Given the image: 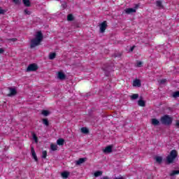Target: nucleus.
<instances>
[{"instance_id": "39448f33", "label": "nucleus", "mask_w": 179, "mask_h": 179, "mask_svg": "<svg viewBox=\"0 0 179 179\" xmlns=\"http://www.w3.org/2000/svg\"><path fill=\"white\" fill-rule=\"evenodd\" d=\"M38 69V66L36 64H29L27 69V72H34Z\"/></svg>"}, {"instance_id": "6e6552de", "label": "nucleus", "mask_w": 179, "mask_h": 179, "mask_svg": "<svg viewBox=\"0 0 179 179\" xmlns=\"http://www.w3.org/2000/svg\"><path fill=\"white\" fill-rule=\"evenodd\" d=\"M134 87H141L142 86V83H141V80L136 79L133 81Z\"/></svg>"}, {"instance_id": "7c9ffc66", "label": "nucleus", "mask_w": 179, "mask_h": 179, "mask_svg": "<svg viewBox=\"0 0 179 179\" xmlns=\"http://www.w3.org/2000/svg\"><path fill=\"white\" fill-rule=\"evenodd\" d=\"M156 162L160 164L162 162H163V158L162 157H157Z\"/></svg>"}, {"instance_id": "c756f323", "label": "nucleus", "mask_w": 179, "mask_h": 179, "mask_svg": "<svg viewBox=\"0 0 179 179\" xmlns=\"http://www.w3.org/2000/svg\"><path fill=\"white\" fill-rule=\"evenodd\" d=\"M42 159H47V150L42 152Z\"/></svg>"}, {"instance_id": "4468645a", "label": "nucleus", "mask_w": 179, "mask_h": 179, "mask_svg": "<svg viewBox=\"0 0 179 179\" xmlns=\"http://www.w3.org/2000/svg\"><path fill=\"white\" fill-rule=\"evenodd\" d=\"M64 142H65V140H64V138H59L57 141V145H59V146H62V145H64Z\"/></svg>"}, {"instance_id": "4c0bfd02", "label": "nucleus", "mask_w": 179, "mask_h": 179, "mask_svg": "<svg viewBox=\"0 0 179 179\" xmlns=\"http://www.w3.org/2000/svg\"><path fill=\"white\" fill-rule=\"evenodd\" d=\"M3 52H5V50L3 48H0V54H3Z\"/></svg>"}, {"instance_id": "58836bf2", "label": "nucleus", "mask_w": 179, "mask_h": 179, "mask_svg": "<svg viewBox=\"0 0 179 179\" xmlns=\"http://www.w3.org/2000/svg\"><path fill=\"white\" fill-rule=\"evenodd\" d=\"M14 3H15V5H17V3H19V1H13Z\"/></svg>"}, {"instance_id": "c9c22d12", "label": "nucleus", "mask_w": 179, "mask_h": 179, "mask_svg": "<svg viewBox=\"0 0 179 179\" xmlns=\"http://www.w3.org/2000/svg\"><path fill=\"white\" fill-rule=\"evenodd\" d=\"M24 13L26 14V15H31V12L28 10L27 9H25L24 10Z\"/></svg>"}, {"instance_id": "6ab92c4d", "label": "nucleus", "mask_w": 179, "mask_h": 179, "mask_svg": "<svg viewBox=\"0 0 179 179\" xmlns=\"http://www.w3.org/2000/svg\"><path fill=\"white\" fill-rule=\"evenodd\" d=\"M57 57V53L55 52H50L49 55V59H55Z\"/></svg>"}, {"instance_id": "ea45409f", "label": "nucleus", "mask_w": 179, "mask_h": 179, "mask_svg": "<svg viewBox=\"0 0 179 179\" xmlns=\"http://www.w3.org/2000/svg\"><path fill=\"white\" fill-rule=\"evenodd\" d=\"M114 179H125L124 177H120V178H115Z\"/></svg>"}, {"instance_id": "f8f14e48", "label": "nucleus", "mask_w": 179, "mask_h": 179, "mask_svg": "<svg viewBox=\"0 0 179 179\" xmlns=\"http://www.w3.org/2000/svg\"><path fill=\"white\" fill-rule=\"evenodd\" d=\"M86 160V158H80L78 161H76V164H77V166H80V164H83V163H85Z\"/></svg>"}, {"instance_id": "b1692460", "label": "nucleus", "mask_w": 179, "mask_h": 179, "mask_svg": "<svg viewBox=\"0 0 179 179\" xmlns=\"http://www.w3.org/2000/svg\"><path fill=\"white\" fill-rule=\"evenodd\" d=\"M139 98V94H134L131 96V100H136V99Z\"/></svg>"}, {"instance_id": "37998d69", "label": "nucleus", "mask_w": 179, "mask_h": 179, "mask_svg": "<svg viewBox=\"0 0 179 179\" xmlns=\"http://www.w3.org/2000/svg\"><path fill=\"white\" fill-rule=\"evenodd\" d=\"M12 1H19V0H12Z\"/></svg>"}, {"instance_id": "412c9836", "label": "nucleus", "mask_w": 179, "mask_h": 179, "mask_svg": "<svg viewBox=\"0 0 179 179\" xmlns=\"http://www.w3.org/2000/svg\"><path fill=\"white\" fill-rule=\"evenodd\" d=\"M94 177H100V176H103V171H97L94 173Z\"/></svg>"}, {"instance_id": "9d476101", "label": "nucleus", "mask_w": 179, "mask_h": 179, "mask_svg": "<svg viewBox=\"0 0 179 179\" xmlns=\"http://www.w3.org/2000/svg\"><path fill=\"white\" fill-rule=\"evenodd\" d=\"M57 78L60 80H64V79L66 78V76L62 71H59V72H58Z\"/></svg>"}, {"instance_id": "a19ab883", "label": "nucleus", "mask_w": 179, "mask_h": 179, "mask_svg": "<svg viewBox=\"0 0 179 179\" xmlns=\"http://www.w3.org/2000/svg\"><path fill=\"white\" fill-rule=\"evenodd\" d=\"M135 48V46H133L131 48V51H134V49Z\"/></svg>"}, {"instance_id": "2f4dec72", "label": "nucleus", "mask_w": 179, "mask_h": 179, "mask_svg": "<svg viewBox=\"0 0 179 179\" xmlns=\"http://www.w3.org/2000/svg\"><path fill=\"white\" fill-rule=\"evenodd\" d=\"M7 10L5 9H2V7H0V15H5L6 13Z\"/></svg>"}, {"instance_id": "a211bd4d", "label": "nucleus", "mask_w": 179, "mask_h": 179, "mask_svg": "<svg viewBox=\"0 0 179 179\" xmlns=\"http://www.w3.org/2000/svg\"><path fill=\"white\" fill-rule=\"evenodd\" d=\"M62 178H68V177H69V172L68 171H64L63 173H62Z\"/></svg>"}, {"instance_id": "7ed1b4c3", "label": "nucleus", "mask_w": 179, "mask_h": 179, "mask_svg": "<svg viewBox=\"0 0 179 179\" xmlns=\"http://www.w3.org/2000/svg\"><path fill=\"white\" fill-rule=\"evenodd\" d=\"M160 122L162 125H171L173 124V118L169 115H164L161 117Z\"/></svg>"}, {"instance_id": "cd10ccee", "label": "nucleus", "mask_w": 179, "mask_h": 179, "mask_svg": "<svg viewBox=\"0 0 179 179\" xmlns=\"http://www.w3.org/2000/svg\"><path fill=\"white\" fill-rule=\"evenodd\" d=\"M67 20L68 22H72V20H73V15L72 14H69L67 15Z\"/></svg>"}, {"instance_id": "9b49d317", "label": "nucleus", "mask_w": 179, "mask_h": 179, "mask_svg": "<svg viewBox=\"0 0 179 179\" xmlns=\"http://www.w3.org/2000/svg\"><path fill=\"white\" fill-rule=\"evenodd\" d=\"M103 153H111L113 152V145H108L103 149Z\"/></svg>"}, {"instance_id": "72a5a7b5", "label": "nucleus", "mask_w": 179, "mask_h": 179, "mask_svg": "<svg viewBox=\"0 0 179 179\" xmlns=\"http://www.w3.org/2000/svg\"><path fill=\"white\" fill-rule=\"evenodd\" d=\"M166 82H167V80L166 78H164L160 80L159 83H161V85H164Z\"/></svg>"}, {"instance_id": "423d86ee", "label": "nucleus", "mask_w": 179, "mask_h": 179, "mask_svg": "<svg viewBox=\"0 0 179 179\" xmlns=\"http://www.w3.org/2000/svg\"><path fill=\"white\" fill-rule=\"evenodd\" d=\"M107 21H103L102 23H101V24L99 25L100 33H104L107 29Z\"/></svg>"}, {"instance_id": "f704fd0d", "label": "nucleus", "mask_w": 179, "mask_h": 179, "mask_svg": "<svg viewBox=\"0 0 179 179\" xmlns=\"http://www.w3.org/2000/svg\"><path fill=\"white\" fill-rule=\"evenodd\" d=\"M7 40H8V41H13V43H15V41H17V38H9Z\"/></svg>"}, {"instance_id": "f3484780", "label": "nucleus", "mask_w": 179, "mask_h": 179, "mask_svg": "<svg viewBox=\"0 0 179 179\" xmlns=\"http://www.w3.org/2000/svg\"><path fill=\"white\" fill-rule=\"evenodd\" d=\"M42 122L43 125H45V127H48V125H50V122H48V119L47 118L42 119Z\"/></svg>"}, {"instance_id": "c85d7f7f", "label": "nucleus", "mask_w": 179, "mask_h": 179, "mask_svg": "<svg viewBox=\"0 0 179 179\" xmlns=\"http://www.w3.org/2000/svg\"><path fill=\"white\" fill-rule=\"evenodd\" d=\"M23 3L24 6H27V7H29L30 6V5H31V3L30 2V1H23Z\"/></svg>"}, {"instance_id": "dca6fc26", "label": "nucleus", "mask_w": 179, "mask_h": 179, "mask_svg": "<svg viewBox=\"0 0 179 179\" xmlns=\"http://www.w3.org/2000/svg\"><path fill=\"white\" fill-rule=\"evenodd\" d=\"M156 5L159 9H163L164 8V6H163V3L160 1H157L156 2Z\"/></svg>"}, {"instance_id": "0eeeda50", "label": "nucleus", "mask_w": 179, "mask_h": 179, "mask_svg": "<svg viewBox=\"0 0 179 179\" xmlns=\"http://www.w3.org/2000/svg\"><path fill=\"white\" fill-rule=\"evenodd\" d=\"M8 90H10V94H8V97H12V96H15V94H17V91H16V88L8 87Z\"/></svg>"}, {"instance_id": "ddd939ff", "label": "nucleus", "mask_w": 179, "mask_h": 179, "mask_svg": "<svg viewBox=\"0 0 179 179\" xmlns=\"http://www.w3.org/2000/svg\"><path fill=\"white\" fill-rule=\"evenodd\" d=\"M138 105L140 107H145V106H146V103L145 102V101L140 99L138 101Z\"/></svg>"}, {"instance_id": "393cba45", "label": "nucleus", "mask_w": 179, "mask_h": 179, "mask_svg": "<svg viewBox=\"0 0 179 179\" xmlns=\"http://www.w3.org/2000/svg\"><path fill=\"white\" fill-rule=\"evenodd\" d=\"M42 115L45 117H48V115H50V111L43 110H42Z\"/></svg>"}, {"instance_id": "e433bc0d", "label": "nucleus", "mask_w": 179, "mask_h": 179, "mask_svg": "<svg viewBox=\"0 0 179 179\" xmlns=\"http://www.w3.org/2000/svg\"><path fill=\"white\" fill-rule=\"evenodd\" d=\"M62 6L63 9H66V3L64 2L63 3H62Z\"/></svg>"}, {"instance_id": "79ce46f5", "label": "nucleus", "mask_w": 179, "mask_h": 179, "mask_svg": "<svg viewBox=\"0 0 179 179\" xmlns=\"http://www.w3.org/2000/svg\"><path fill=\"white\" fill-rule=\"evenodd\" d=\"M103 179H108V176H104V177L103 178Z\"/></svg>"}, {"instance_id": "aec40b11", "label": "nucleus", "mask_w": 179, "mask_h": 179, "mask_svg": "<svg viewBox=\"0 0 179 179\" xmlns=\"http://www.w3.org/2000/svg\"><path fill=\"white\" fill-rule=\"evenodd\" d=\"M152 125H159V124H160V122L157 119L153 118L152 119Z\"/></svg>"}, {"instance_id": "f257e3e1", "label": "nucleus", "mask_w": 179, "mask_h": 179, "mask_svg": "<svg viewBox=\"0 0 179 179\" xmlns=\"http://www.w3.org/2000/svg\"><path fill=\"white\" fill-rule=\"evenodd\" d=\"M43 38H44L43 33L41 31H38L36 33V37L31 40L30 48H34L35 47H37V45H40V44H41V41H43Z\"/></svg>"}, {"instance_id": "bb28decb", "label": "nucleus", "mask_w": 179, "mask_h": 179, "mask_svg": "<svg viewBox=\"0 0 179 179\" xmlns=\"http://www.w3.org/2000/svg\"><path fill=\"white\" fill-rule=\"evenodd\" d=\"M32 138L35 141L36 143H38V137H37V135H36V134H32Z\"/></svg>"}, {"instance_id": "4be33fe9", "label": "nucleus", "mask_w": 179, "mask_h": 179, "mask_svg": "<svg viewBox=\"0 0 179 179\" xmlns=\"http://www.w3.org/2000/svg\"><path fill=\"white\" fill-rule=\"evenodd\" d=\"M50 148H51L52 150H53V152H55V150H57L58 149V145H55V144H51L50 145Z\"/></svg>"}, {"instance_id": "1a4fd4ad", "label": "nucleus", "mask_w": 179, "mask_h": 179, "mask_svg": "<svg viewBox=\"0 0 179 179\" xmlns=\"http://www.w3.org/2000/svg\"><path fill=\"white\" fill-rule=\"evenodd\" d=\"M31 153L32 155V157L35 162H38V158L37 157V155L36 154V151L34 150V147H31Z\"/></svg>"}, {"instance_id": "2eb2a0df", "label": "nucleus", "mask_w": 179, "mask_h": 179, "mask_svg": "<svg viewBox=\"0 0 179 179\" xmlns=\"http://www.w3.org/2000/svg\"><path fill=\"white\" fill-rule=\"evenodd\" d=\"M179 174V170H173L171 171V173L169 174L171 177H174V176H177Z\"/></svg>"}, {"instance_id": "c03bdc74", "label": "nucleus", "mask_w": 179, "mask_h": 179, "mask_svg": "<svg viewBox=\"0 0 179 179\" xmlns=\"http://www.w3.org/2000/svg\"><path fill=\"white\" fill-rule=\"evenodd\" d=\"M23 1H29V0H23Z\"/></svg>"}, {"instance_id": "f03ea898", "label": "nucleus", "mask_w": 179, "mask_h": 179, "mask_svg": "<svg viewBox=\"0 0 179 179\" xmlns=\"http://www.w3.org/2000/svg\"><path fill=\"white\" fill-rule=\"evenodd\" d=\"M178 156V152L176 150H172L169 155L166 157V162L168 164L174 163L176 158Z\"/></svg>"}, {"instance_id": "473e14b6", "label": "nucleus", "mask_w": 179, "mask_h": 179, "mask_svg": "<svg viewBox=\"0 0 179 179\" xmlns=\"http://www.w3.org/2000/svg\"><path fill=\"white\" fill-rule=\"evenodd\" d=\"M143 64V63L142 62H138L136 63V66L137 68H142Z\"/></svg>"}, {"instance_id": "a878e982", "label": "nucleus", "mask_w": 179, "mask_h": 179, "mask_svg": "<svg viewBox=\"0 0 179 179\" xmlns=\"http://www.w3.org/2000/svg\"><path fill=\"white\" fill-rule=\"evenodd\" d=\"M81 132L83 134H89V129H87L86 127H82Z\"/></svg>"}, {"instance_id": "20e7f679", "label": "nucleus", "mask_w": 179, "mask_h": 179, "mask_svg": "<svg viewBox=\"0 0 179 179\" xmlns=\"http://www.w3.org/2000/svg\"><path fill=\"white\" fill-rule=\"evenodd\" d=\"M139 8V4H136L134 8H128L124 10L127 15H131V13H136V9Z\"/></svg>"}, {"instance_id": "5701e85b", "label": "nucleus", "mask_w": 179, "mask_h": 179, "mask_svg": "<svg viewBox=\"0 0 179 179\" xmlns=\"http://www.w3.org/2000/svg\"><path fill=\"white\" fill-rule=\"evenodd\" d=\"M172 97H173V99H177V97H179V90L173 92Z\"/></svg>"}]
</instances>
